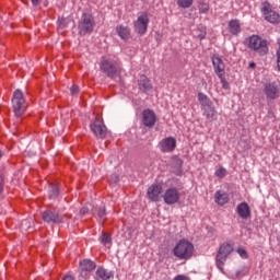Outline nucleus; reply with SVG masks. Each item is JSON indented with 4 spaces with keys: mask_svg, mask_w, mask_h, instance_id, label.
Returning <instances> with one entry per match:
<instances>
[{
    "mask_svg": "<svg viewBox=\"0 0 280 280\" xmlns=\"http://www.w3.org/2000/svg\"><path fill=\"white\" fill-rule=\"evenodd\" d=\"M60 196V184L58 182L48 183V197L49 200H56Z\"/></svg>",
    "mask_w": 280,
    "mask_h": 280,
    "instance_id": "aec40b11",
    "label": "nucleus"
},
{
    "mask_svg": "<svg viewBox=\"0 0 280 280\" xmlns=\"http://www.w3.org/2000/svg\"><path fill=\"white\" fill-rule=\"evenodd\" d=\"M198 10H199V14H208L209 10H210L209 3L205 2V1H199Z\"/></svg>",
    "mask_w": 280,
    "mask_h": 280,
    "instance_id": "cd10ccee",
    "label": "nucleus"
},
{
    "mask_svg": "<svg viewBox=\"0 0 280 280\" xmlns=\"http://www.w3.org/2000/svg\"><path fill=\"white\" fill-rule=\"evenodd\" d=\"M81 273L86 277L89 272H93L97 268V264L91 259H83L80 261Z\"/></svg>",
    "mask_w": 280,
    "mask_h": 280,
    "instance_id": "f3484780",
    "label": "nucleus"
},
{
    "mask_svg": "<svg viewBox=\"0 0 280 280\" xmlns=\"http://www.w3.org/2000/svg\"><path fill=\"white\" fill-rule=\"evenodd\" d=\"M265 94L269 100H277L279 97V88L275 83H267L265 85Z\"/></svg>",
    "mask_w": 280,
    "mask_h": 280,
    "instance_id": "4be33fe9",
    "label": "nucleus"
},
{
    "mask_svg": "<svg viewBox=\"0 0 280 280\" xmlns=\"http://www.w3.org/2000/svg\"><path fill=\"white\" fill-rule=\"evenodd\" d=\"M159 149L163 153L174 152L176 150V138L167 137L159 142Z\"/></svg>",
    "mask_w": 280,
    "mask_h": 280,
    "instance_id": "f8f14e48",
    "label": "nucleus"
},
{
    "mask_svg": "<svg viewBox=\"0 0 280 280\" xmlns=\"http://www.w3.org/2000/svg\"><path fill=\"white\" fill-rule=\"evenodd\" d=\"M236 212L242 220H248L250 218V206L246 202H241L236 208Z\"/></svg>",
    "mask_w": 280,
    "mask_h": 280,
    "instance_id": "412c9836",
    "label": "nucleus"
},
{
    "mask_svg": "<svg viewBox=\"0 0 280 280\" xmlns=\"http://www.w3.org/2000/svg\"><path fill=\"white\" fill-rule=\"evenodd\" d=\"M4 180H5V175L3 174V171H0V194H3Z\"/></svg>",
    "mask_w": 280,
    "mask_h": 280,
    "instance_id": "c9c22d12",
    "label": "nucleus"
},
{
    "mask_svg": "<svg viewBox=\"0 0 280 280\" xmlns=\"http://www.w3.org/2000/svg\"><path fill=\"white\" fill-rule=\"evenodd\" d=\"M237 253L241 257H243V259H248V252H246V249L244 248H238Z\"/></svg>",
    "mask_w": 280,
    "mask_h": 280,
    "instance_id": "4c0bfd02",
    "label": "nucleus"
},
{
    "mask_svg": "<svg viewBox=\"0 0 280 280\" xmlns=\"http://www.w3.org/2000/svg\"><path fill=\"white\" fill-rule=\"evenodd\" d=\"M203 115L209 119L210 121H214L218 117V112L215 110V107L213 105L208 106V109L205 110Z\"/></svg>",
    "mask_w": 280,
    "mask_h": 280,
    "instance_id": "b1692460",
    "label": "nucleus"
},
{
    "mask_svg": "<svg viewBox=\"0 0 280 280\" xmlns=\"http://www.w3.org/2000/svg\"><path fill=\"white\" fill-rule=\"evenodd\" d=\"M42 220L47 222V224H60L65 218L56 208H48L47 210L40 212Z\"/></svg>",
    "mask_w": 280,
    "mask_h": 280,
    "instance_id": "1a4fd4ad",
    "label": "nucleus"
},
{
    "mask_svg": "<svg viewBox=\"0 0 280 280\" xmlns=\"http://www.w3.org/2000/svg\"><path fill=\"white\" fill-rule=\"evenodd\" d=\"M218 78L221 80L222 89L229 91V89H231V85L229 84V81H226L224 74H219Z\"/></svg>",
    "mask_w": 280,
    "mask_h": 280,
    "instance_id": "2f4dec72",
    "label": "nucleus"
},
{
    "mask_svg": "<svg viewBox=\"0 0 280 280\" xmlns=\"http://www.w3.org/2000/svg\"><path fill=\"white\" fill-rule=\"evenodd\" d=\"M116 34L119 36V38H121V40H125V43L132 38L130 27L125 26L124 24L116 26Z\"/></svg>",
    "mask_w": 280,
    "mask_h": 280,
    "instance_id": "a211bd4d",
    "label": "nucleus"
},
{
    "mask_svg": "<svg viewBox=\"0 0 280 280\" xmlns=\"http://www.w3.org/2000/svg\"><path fill=\"white\" fill-rule=\"evenodd\" d=\"M59 23V27L61 30H65V27H68L69 23H71V19L70 18H61L58 20Z\"/></svg>",
    "mask_w": 280,
    "mask_h": 280,
    "instance_id": "7c9ffc66",
    "label": "nucleus"
},
{
    "mask_svg": "<svg viewBox=\"0 0 280 280\" xmlns=\"http://www.w3.org/2000/svg\"><path fill=\"white\" fill-rule=\"evenodd\" d=\"M198 100L201 106H213V102H211V98L207 96L205 93L199 92Z\"/></svg>",
    "mask_w": 280,
    "mask_h": 280,
    "instance_id": "393cba45",
    "label": "nucleus"
},
{
    "mask_svg": "<svg viewBox=\"0 0 280 280\" xmlns=\"http://www.w3.org/2000/svg\"><path fill=\"white\" fill-rule=\"evenodd\" d=\"M161 194H163V186L159 184H152L147 191V196L152 202H159L161 200Z\"/></svg>",
    "mask_w": 280,
    "mask_h": 280,
    "instance_id": "4468645a",
    "label": "nucleus"
},
{
    "mask_svg": "<svg viewBox=\"0 0 280 280\" xmlns=\"http://www.w3.org/2000/svg\"><path fill=\"white\" fill-rule=\"evenodd\" d=\"M260 12H262L265 21L271 23L272 25H279L280 14L277 13V11L272 10V4H270V2H262Z\"/></svg>",
    "mask_w": 280,
    "mask_h": 280,
    "instance_id": "0eeeda50",
    "label": "nucleus"
},
{
    "mask_svg": "<svg viewBox=\"0 0 280 280\" xmlns=\"http://www.w3.org/2000/svg\"><path fill=\"white\" fill-rule=\"evenodd\" d=\"M12 109L19 121H21V117L25 115V110H27V101H25V95L21 90H15L12 96Z\"/></svg>",
    "mask_w": 280,
    "mask_h": 280,
    "instance_id": "7ed1b4c3",
    "label": "nucleus"
},
{
    "mask_svg": "<svg viewBox=\"0 0 280 280\" xmlns=\"http://www.w3.org/2000/svg\"><path fill=\"white\" fill-rule=\"evenodd\" d=\"M96 277H98V279L101 280H108L110 279V272H107L106 269H104L103 267H98L96 270Z\"/></svg>",
    "mask_w": 280,
    "mask_h": 280,
    "instance_id": "bb28decb",
    "label": "nucleus"
},
{
    "mask_svg": "<svg viewBox=\"0 0 280 280\" xmlns=\"http://www.w3.org/2000/svg\"><path fill=\"white\" fill-rule=\"evenodd\" d=\"M62 280H75V279H73V277L71 276H66Z\"/></svg>",
    "mask_w": 280,
    "mask_h": 280,
    "instance_id": "37998d69",
    "label": "nucleus"
},
{
    "mask_svg": "<svg viewBox=\"0 0 280 280\" xmlns=\"http://www.w3.org/2000/svg\"><path fill=\"white\" fill-rule=\"evenodd\" d=\"M96 215H97V221L100 222V224L104 225V223L106 222V208H96Z\"/></svg>",
    "mask_w": 280,
    "mask_h": 280,
    "instance_id": "a878e982",
    "label": "nucleus"
},
{
    "mask_svg": "<svg viewBox=\"0 0 280 280\" xmlns=\"http://www.w3.org/2000/svg\"><path fill=\"white\" fill-rule=\"evenodd\" d=\"M247 49H250L256 56H268V39L259 36L252 35L245 39Z\"/></svg>",
    "mask_w": 280,
    "mask_h": 280,
    "instance_id": "f257e3e1",
    "label": "nucleus"
},
{
    "mask_svg": "<svg viewBox=\"0 0 280 280\" xmlns=\"http://www.w3.org/2000/svg\"><path fill=\"white\" fill-rule=\"evenodd\" d=\"M228 30L232 36H240L242 34V23H240V20H231L228 23Z\"/></svg>",
    "mask_w": 280,
    "mask_h": 280,
    "instance_id": "6ab92c4d",
    "label": "nucleus"
},
{
    "mask_svg": "<svg viewBox=\"0 0 280 280\" xmlns=\"http://www.w3.org/2000/svg\"><path fill=\"white\" fill-rule=\"evenodd\" d=\"M162 198L165 205H176L180 200V192L175 187L167 188Z\"/></svg>",
    "mask_w": 280,
    "mask_h": 280,
    "instance_id": "9b49d317",
    "label": "nucleus"
},
{
    "mask_svg": "<svg viewBox=\"0 0 280 280\" xmlns=\"http://www.w3.org/2000/svg\"><path fill=\"white\" fill-rule=\"evenodd\" d=\"M177 5L178 8L187 10L188 8H191V5H194V0H177Z\"/></svg>",
    "mask_w": 280,
    "mask_h": 280,
    "instance_id": "c756f323",
    "label": "nucleus"
},
{
    "mask_svg": "<svg viewBox=\"0 0 280 280\" xmlns=\"http://www.w3.org/2000/svg\"><path fill=\"white\" fill-rule=\"evenodd\" d=\"M79 36H86V34H93L95 30V18L91 13H82L78 24Z\"/></svg>",
    "mask_w": 280,
    "mask_h": 280,
    "instance_id": "423d86ee",
    "label": "nucleus"
},
{
    "mask_svg": "<svg viewBox=\"0 0 280 280\" xmlns=\"http://www.w3.org/2000/svg\"><path fill=\"white\" fill-rule=\"evenodd\" d=\"M90 128L97 139H106L108 129L106 128V125H104L102 116L96 115L95 119L91 122Z\"/></svg>",
    "mask_w": 280,
    "mask_h": 280,
    "instance_id": "6e6552de",
    "label": "nucleus"
},
{
    "mask_svg": "<svg viewBox=\"0 0 280 280\" xmlns=\"http://www.w3.org/2000/svg\"><path fill=\"white\" fill-rule=\"evenodd\" d=\"M70 93H71V95H79V94H80V86L73 84V85L70 88Z\"/></svg>",
    "mask_w": 280,
    "mask_h": 280,
    "instance_id": "e433bc0d",
    "label": "nucleus"
},
{
    "mask_svg": "<svg viewBox=\"0 0 280 280\" xmlns=\"http://www.w3.org/2000/svg\"><path fill=\"white\" fill-rule=\"evenodd\" d=\"M215 176L217 178H224V176H226V168L221 166L219 170L215 171Z\"/></svg>",
    "mask_w": 280,
    "mask_h": 280,
    "instance_id": "72a5a7b5",
    "label": "nucleus"
},
{
    "mask_svg": "<svg viewBox=\"0 0 280 280\" xmlns=\"http://www.w3.org/2000/svg\"><path fill=\"white\" fill-rule=\"evenodd\" d=\"M235 250L233 244L231 243H223L220 245L217 255H215V266L220 270V272H224V265L229 259V256Z\"/></svg>",
    "mask_w": 280,
    "mask_h": 280,
    "instance_id": "20e7f679",
    "label": "nucleus"
},
{
    "mask_svg": "<svg viewBox=\"0 0 280 280\" xmlns=\"http://www.w3.org/2000/svg\"><path fill=\"white\" fill-rule=\"evenodd\" d=\"M215 202L220 205V207H224L229 202V194L222 192V191H217L214 195Z\"/></svg>",
    "mask_w": 280,
    "mask_h": 280,
    "instance_id": "5701e85b",
    "label": "nucleus"
},
{
    "mask_svg": "<svg viewBox=\"0 0 280 280\" xmlns=\"http://www.w3.org/2000/svg\"><path fill=\"white\" fill-rule=\"evenodd\" d=\"M255 67H257V63H255V62H249V68H250V69H255Z\"/></svg>",
    "mask_w": 280,
    "mask_h": 280,
    "instance_id": "79ce46f5",
    "label": "nucleus"
},
{
    "mask_svg": "<svg viewBox=\"0 0 280 280\" xmlns=\"http://www.w3.org/2000/svg\"><path fill=\"white\" fill-rule=\"evenodd\" d=\"M138 89L142 93H148V91H152V81L145 74L140 75L138 80Z\"/></svg>",
    "mask_w": 280,
    "mask_h": 280,
    "instance_id": "dca6fc26",
    "label": "nucleus"
},
{
    "mask_svg": "<svg viewBox=\"0 0 280 280\" xmlns=\"http://www.w3.org/2000/svg\"><path fill=\"white\" fill-rule=\"evenodd\" d=\"M150 23V18H148V13H143L138 16L137 21L133 22L135 32L143 36L145 32H148V25Z\"/></svg>",
    "mask_w": 280,
    "mask_h": 280,
    "instance_id": "9d476101",
    "label": "nucleus"
},
{
    "mask_svg": "<svg viewBox=\"0 0 280 280\" xmlns=\"http://www.w3.org/2000/svg\"><path fill=\"white\" fill-rule=\"evenodd\" d=\"M173 255L177 259H191L194 257V244L187 240H180L173 248Z\"/></svg>",
    "mask_w": 280,
    "mask_h": 280,
    "instance_id": "39448f33",
    "label": "nucleus"
},
{
    "mask_svg": "<svg viewBox=\"0 0 280 280\" xmlns=\"http://www.w3.org/2000/svg\"><path fill=\"white\" fill-rule=\"evenodd\" d=\"M211 60L214 68V73L217 75H224V73H226V65H224V60L220 58V55L214 54L211 57Z\"/></svg>",
    "mask_w": 280,
    "mask_h": 280,
    "instance_id": "2eb2a0df",
    "label": "nucleus"
},
{
    "mask_svg": "<svg viewBox=\"0 0 280 280\" xmlns=\"http://www.w3.org/2000/svg\"><path fill=\"white\" fill-rule=\"evenodd\" d=\"M1 156H3V153L0 151V159H1Z\"/></svg>",
    "mask_w": 280,
    "mask_h": 280,
    "instance_id": "c03bdc74",
    "label": "nucleus"
},
{
    "mask_svg": "<svg viewBox=\"0 0 280 280\" xmlns=\"http://www.w3.org/2000/svg\"><path fill=\"white\" fill-rule=\"evenodd\" d=\"M173 280H191L188 276L178 275Z\"/></svg>",
    "mask_w": 280,
    "mask_h": 280,
    "instance_id": "58836bf2",
    "label": "nucleus"
},
{
    "mask_svg": "<svg viewBox=\"0 0 280 280\" xmlns=\"http://www.w3.org/2000/svg\"><path fill=\"white\" fill-rule=\"evenodd\" d=\"M33 5H40V0H31Z\"/></svg>",
    "mask_w": 280,
    "mask_h": 280,
    "instance_id": "a19ab883",
    "label": "nucleus"
},
{
    "mask_svg": "<svg viewBox=\"0 0 280 280\" xmlns=\"http://www.w3.org/2000/svg\"><path fill=\"white\" fill-rule=\"evenodd\" d=\"M197 37L199 38V40H205V38H207V32L201 31Z\"/></svg>",
    "mask_w": 280,
    "mask_h": 280,
    "instance_id": "ea45409f",
    "label": "nucleus"
},
{
    "mask_svg": "<svg viewBox=\"0 0 280 280\" xmlns=\"http://www.w3.org/2000/svg\"><path fill=\"white\" fill-rule=\"evenodd\" d=\"M89 211H91V205L86 203L85 206H83L80 209V215H86V213H89Z\"/></svg>",
    "mask_w": 280,
    "mask_h": 280,
    "instance_id": "f704fd0d",
    "label": "nucleus"
},
{
    "mask_svg": "<svg viewBox=\"0 0 280 280\" xmlns=\"http://www.w3.org/2000/svg\"><path fill=\"white\" fill-rule=\"evenodd\" d=\"M173 166L177 167V170H180V167H183V159H180L178 156H174L173 158Z\"/></svg>",
    "mask_w": 280,
    "mask_h": 280,
    "instance_id": "473e14b6",
    "label": "nucleus"
},
{
    "mask_svg": "<svg viewBox=\"0 0 280 280\" xmlns=\"http://www.w3.org/2000/svg\"><path fill=\"white\" fill-rule=\"evenodd\" d=\"M142 124L145 128H154L156 125V114L148 108L142 112Z\"/></svg>",
    "mask_w": 280,
    "mask_h": 280,
    "instance_id": "ddd939ff",
    "label": "nucleus"
},
{
    "mask_svg": "<svg viewBox=\"0 0 280 280\" xmlns=\"http://www.w3.org/2000/svg\"><path fill=\"white\" fill-rule=\"evenodd\" d=\"M101 243L106 246L108 244H113V237L110 236L109 233H106V232H102V235H101Z\"/></svg>",
    "mask_w": 280,
    "mask_h": 280,
    "instance_id": "c85d7f7f",
    "label": "nucleus"
},
{
    "mask_svg": "<svg viewBox=\"0 0 280 280\" xmlns=\"http://www.w3.org/2000/svg\"><path fill=\"white\" fill-rule=\"evenodd\" d=\"M100 69L102 73H105V75H107V78H110V80H115L118 73H121V65L119 63V61L115 59H108L106 57L101 58Z\"/></svg>",
    "mask_w": 280,
    "mask_h": 280,
    "instance_id": "f03ea898",
    "label": "nucleus"
}]
</instances>
